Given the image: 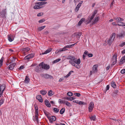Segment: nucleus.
Listing matches in <instances>:
<instances>
[{
    "mask_svg": "<svg viewBox=\"0 0 125 125\" xmlns=\"http://www.w3.org/2000/svg\"><path fill=\"white\" fill-rule=\"evenodd\" d=\"M45 20L44 19H42L39 21V23H42Z\"/></svg>",
    "mask_w": 125,
    "mask_h": 125,
    "instance_id": "obj_53",
    "label": "nucleus"
},
{
    "mask_svg": "<svg viewBox=\"0 0 125 125\" xmlns=\"http://www.w3.org/2000/svg\"><path fill=\"white\" fill-rule=\"evenodd\" d=\"M65 101H64L63 100H62L61 99H59V102L60 104H64Z\"/></svg>",
    "mask_w": 125,
    "mask_h": 125,
    "instance_id": "obj_43",
    "label": "nucleus"
},
{
    "mask_svg": "<svg viewBox=\"0 0 125 125\" xmlns=\"http://www.w3.org/2000/svg\"><path fill=\"white\" fill-rule=\"evenodd\" d=\"M68 60H70L69 61V63L72 65L75 66V63L77 64H80L81 62L80 59H78L77 60L74 56H72L71 55H69L67 56L66 58Z\"/></svg>",
    "mask_w": 125,
    "mask_h": 125,
    "instance_id": "obj_1",
    "label": "nucleus"
},
{
    "mask_svg": "<svg viewBox=\"0 0 125 125\" xmlns=\"http://www.w3.org/2000/svg\"><path fill=\"white\" fill-rule=\"evenodd\" d=\"M117 25L119 26H125V23L122 22L120 21L117 23Z\"/></svg>",
    "mask_w": 125,
    "mask_h": 125,
    "instance_id": "obj_26",
    "label": "nucleus"
},
{
    "mask_svg": "<svg viewBox=\"0 0 125 125\" xmlns=\"http://www.w3.org/2000/svg\"><path fill=\"white\" fill-rule=\"evenodd\" d=\"M111 85L112 87L114 88H115L116 87L115 83L114 82H111Z\"/></svg>",
    "mask_w": 125,
    "mask_h": 125,
    "instance_id": "obj_27",
    "label": "nucleus"
},
{
    "mask_svg": "<svg viewBox=\"0 0 125 125\" xmlns=\"http://www.w3.org/2000/svg\"><path fill=\"white\" fill-rule=\"evenodd\" d=\"M117 59V54L115 53L114 55H113V58L111 61V62H112V64L113 65H114L116 63Z\"/></svg>",
    "mask_w": 125,
    "mask_h": 125,
    "instance_id": "obj_5",
    "label": "nucleus"
},
{
    "mask_svg": "<svg viewBox=\"0 0 125 125\" xmlns=\"http://www.w3.org/2000/svg\"><path fill=\"white\" fill-rule=\"evenodd\" d=\"M74 95L78 97H79L81 96V94L79 93H75L74 94Z\"/></svg>",
    "mask_w": 125,
    "mask_h": 125,
    "instance_id": "obj_46",
    "label": "nucleus"
},
{
    "mask_svg": "<svg viewBox=\"0 0 125 125\" xmlns=\"http://www.w3.org/2000/svg\"><path fill=\"white\" fill-rule=\"evenodd\" d=\"M125 45V42H123L121 43L119 46L121 47H123Z\"/></svg>",
    "mask_w": 125,
    "mask_h": 125,
    "instance_id": "obj_50",
    "label": "nucleus"
},
{
    "mask_svg": "<svg viewBox=\"0 0 125 125\" xmlns=\"http://www.w3.org/2000/svg\"><path fill=\"white\" fill-rule=\"evenodd\" d=\"M45 104L47 106L50 107H51V105L49 103V101L47 100H45Z\"/></svg>",
    "mask_w": 125,
    "mask_h": 125,
    "instance_id": "obj_21",
    "label": "nucleus"
},
{
    "mask_svg": "<svg viewBox=\"0 0 125 125\" xmlns=\"http://www.w3.org/2000/svg\"><path fill=\"white\" fill-rule=\"evenodd\" d=\"M43 14V13L42 12H40L39 13L38 15L37 16H40L42 15Z\"/></svg>",
    "mask_w": 125,
    "mask_h": 125,
    "instance_id": "obj_51",
    "label": "nucleus"
},
{
    "mask_svg": "<svg viewBox=\"0 0 125 125\" xmlns=\"http://www.w3.org/2000/svg\"><path fill=\"white\" fill-rule=\"evenodd\" d=\"M82 34V33L81 32H80L79 33H78L77 35V36H79V38H80V37L81 35Z\"/></svg>",
    "mask_w": 125,
    "mask_h": 125,
    "instance_id": "obj_55",
    "label": "nucleus"
},
{
    "mask_svg": "<svg viewBox=\"0 0 125 125\" xmlns=\"http://www.w3.org/2000/svg\"><path fill=\"white\" fill-rule=\"evenodd\" d=\"M42 68L41 66H37L36 67L35 69V71L36 72L40 73L42 71Z\"/></svg>",
    "mask_w": 125,
    "mask_h": 125,
    "instance_id": "obj_10",
    "label": "nucleus"
},
{
    "mask_svg": "<svg viewBox=\"0 0 125 125\" xmlns=\"http://www.w3.org/2000/svg\"><path fill=\"white\" fill-rule=\"evenodd\" d=\"M121 73L122 74H123L125 73V69H122L121 71Z\"/></svg>",
    "mask_w": 125,
    "mask_h": 125,
    "instance_id": "obj_49",
    "label": "nucleus"
},
{
    "mask_svg": "<svg viewBox=\"0 0 125 125\" xmlns=\"http://www.w3.org/2000/svg\"><path fill=\"white\" fill-rule=\"evenodd\" d=\"M6 9H3L0 12V16L3 19L6 18Z\"/></svg>",
    "mask_w": 125,
    "mask_h": 125,
    "instance_id": "obj_2",
    "label": "nucleus"
},
{
    "mask_svg": "<svg viewBox=\"0 0 125 125\" xmlns=\"http://www.w3.org/2000/svg\"><path fill=\"white\" fill-rule=\"evenodd\" d=\"M42 76L44 78L47 79H51L53 78L52 76L47 74H43L42 75Z\"/></svg>",
    "mask_w": 125,
    "mask_h": 125,
    "instance_id": "obj_14",
    "label": "nucleus"
},
{
    "mask_svg": "<svg viewBox=\"0 0 125 125\" xmlns=\"http://www.w3.org/2000/svg\"><path fill=\"white\" fill-rule=\"evenodd\" d=\"M115 19L116 20V23H119L120 22V21L119 19V17H117L116 18H115Z\"/></svg>",
    "mask_w": 125,
    "mask_h": 125,
    "instance_id": "obj_39",
    "label": "nucleus"
},
{
    "mask_svg": "<svg viewBox=\"0 0 125 125\" xmlns=\"http://www.w3.org/2000/svg\"><path fill=\"white\" fill-rule=\"evenodd\" d=\"M64 99L68 100H69L71 101V97H65L64 98Z\"/></svg>",
    "mask_w": 125,
    "mask_h": 125,
    "instance_id": "obj_56",
    "label": "nucleus"
},
{
    "mask_svg": "<svg viewBox=\"0 0 125 125\" xmlns=\"http://www.w3.org/2000/svg\"><path fill=\"white\" fill-rule=\"evenodd\" d=\"M114 40L112 39H111V38H110L108 41V44L110 45H111V43H112V42H113Z\"/></svg>",
    "mask_w": 125,
    "mask_h": 125,
    "instance_id": "obj_36",
    "label": "nucleus"
},
{
    "mask_svg": "<svg viewBox=\"0 0 125 125\" xmlns=\"http://www.w3.org/2000/svg\"><path fill=\"white\" fill-rule=\"evenodd\" d=\"M39 66H41L42 69H48L50 68L49 66L47 64H44L43 62H42L39 64Z\"/></svg>",
    "mask_w": 125,
    "mask_h": 125,
    "instance_id": "obj_3",
    "label": "nucleus"
},
{
    "mask_svg": "<svg viewBox=\"0 0 125 125\" xmlns=\"http://www.w3.org/2000/svg\"><path fill=\"white\" fill-rule=\"evenodd\" d=\"M84 53L88 55V54L89 53H88V52L87 51H86L84 52Z\"/></svg>",
    "mask_w": 125,
    "mask_h": 125,
    "instance_id": "obj_60",
    "label": "nucleus"
},
{
    "mask_svg": "<svg viewBox=\"0 0 125 125\" xmlns=\"http://www.w3.org/2000/svg\"><path fill=\"white\" fill-rule=\"evenodd\" d=\"M33 7V8L34 9H37L41 8L42 7H41V6L39 5H35Z\"/></svg>",
    "mask_w": 125,
    "mask_h": 125,
    "instance_id": "obj_24",
    "label": "nucleus"
},
{
    "mask_svg": "<svg viewBox=\"0 0 125 125\" xmlns=\"http://www.w3.org/2000/svg\"><path fill=\"white\" fill-rule=\"evenodd\" d=\"M40 93L42 95H45L47 93L46 91L45 90H41L40 92Z\"/></svg>",
    "mask_w": 125,
    "mask_h": 125,
    "instance_id": "obj_29",
    "label": "nucleus"
},
{
    "mask_svg": "<svg viewBox=\"0 0 125 125\" xmlns=\"http://www.w3.org/2000/svg\"><path fill=\"white\" fill-rule=\"evenodd\" d=\"M115 36V34L114 33H113L112 34L110 38L114 40Z\"/></svg>",
    "mask_w": 125,
    "mask_h": 125,
    "instance_id": "obj_32",
    "label": "nucleus"
},
{
    "mask_svg": "<svg viewBox=\"0 0 125 125\" xmlns=\"http://www.w3.org/2000/svg\"><path fill=\"white\" fill-rule=\"evenodd\" d=\"M14 36L10 34L8 35V38L9 41L11 42L14 40Z\"/></svg>",
    "mask_w": 125,
    "mask_h": 125,
    "instance_id": "obj_11",
    "label": "nucleus"
},
{
    "mask_svg": "<svg viewBox=\"0 0 125 125\" xmlns=\"http://www.w3.org/2000/svg\"><path fill=\"white\" fill-rule=\"evenodd\" d=\"M49 119L50 122L51 123H52L53 122L55 121L56 118L54 116H49L48 117Z\"/></svg>",
    "mask_w": 125,
    "mask_h": 125,
    "instance_id": "obj_8",
    "label": "nucleus"
},
{
    "mask_svg": "<svg viewBox=\"0 0 125 125\" xmlns=\"http://www.w3.org/2000/svg\"><path fill=\"white\" fill-rule=\"evenodd\" d=\"M61 59L59 58L55 60L53 62V63H57L59 61H60L61 60Z\"/></svg>",
    "mask_w": 125,
    "mask_h": 125,
    "instance_id": "obj_38",
    "label": "nucleus"
},
{
    "mask_svg": "<svg viewBox=\"0 0 125 125\" xmlns=\"http://www.w3.org/2000/svg\"><path fill=\"white\" fill-rule=\"evenodd\" d=\"M120 62L122 63H124L125 62V55L122 57L120 60Z\"/></svg>",
    "mask_w": 125,
    "mask_h": 125,
    "instance_id": "obj_28",
    "label": "nucleus"
},
{
    "mask_svg": "<svg viewBox=\"0 0 125 125\" xmlns=\"http://www.w3.org/2000/svg\"><path fill=\"white\" fill-rule=\"evenodd\" d=\"M72 47V46L71 45H67L64 47L66 49L67 48H70L71 47Z\"/></svg>",
    "mask_w": 125,
    "mask_h": 125,
    "instance_id": "obj_48",
    "label": "nucleus"
},
{
    "mask_svg": "<svg viewBox=\"0 0 125 125\" xmlns=\"http://www.w3.org/2000/svg\"><path fill=\"white\" fill-rule=\"evenodd\" d=\"M118 92V91L117 90H115L114 91V93L116 94H117Z\"/></svg>",
    "mask_w": 125,
    "mask_h": 125,
    "instance_id": "obj_58",
    "label": "nucleus"
},
{
    "mask_svg": "<svg viewBox=\"0 0 125 125\" xmlns=\"http://www.w3.org/2000/svg\"><path fill=\"white\" fill-rule=\"evenodd\" d=\"M30 50V49L28 47L23 48L22 49V51L23 53L27 52L29 51Z\"/></svg>",
    "mask_w": 125,
    "mask_h": 125,
    "instance_id": "obj_19",
    "label": "nucleus"
},
{
    "mask_svg": "<svg viewBox=\"0 0 125 125\" xmlns=\"http://www.w3.org/2000/svg\"><path fill=\"white\" fill-rule=\"evenodd\" d=\"M82 22L81 21H80L79 22L78 25L79 26L82 23Z\"/></svg>",
    "mask_w": 125,
    "mask_h": 125,
    "instance_id": "obj_62",
    "label": "nucleus"
},
{
    "mask_svg": "<svg viewBox=\"0 0 125 125\" xmlns=\"http://www.w3.org/2000/svg\"><path fill=\"white\" fill-rule=\"evenodd\" d=\"M33 55L32 54H29L25 56L24 57V59L25 60H28V61L30 59L33 58Z\"/></svg>",
    "mask_w": 125,
    "mask_h": 125,
    "instance_id": "obj_12",
    "label": "nucleus"
},
{
    "mask_svg": "<svg viewBox=\"0 0 125 125\" xmlns=\"http://www.w3.org/2000/svg\"><path fill=\"white\" fill-rule=\"evenodd\" d=\"M56 125H65L64 124H63V123H60L59 124H56Z\"/></svg>",
    "mask_w": 125,
    "mask_h": 125,
    "instance_id": "obj_64",
    "label": "nucleus"
},
{
    "mask_svg": "<svg viewBox=\"0 0 125 125\" xmlns=\"http://www.w3.org/2000/svg\"><path fill=\"white\" fill-rule=\"evenodd\" d=\"M4 102V100L2 98L0 100V106Z\"/></svg>",
    "mask_w": 125,
    "mask_h": 125,
    "instance_id": "obj_47",
    "label": "nucleus"
},
{
    "mask_svg": "<svg viewBox=\"0 0 125 125\" xmlns=\"http://www.w3.org/2000/svg\"><path fill=\"white\" fill-rule=\"evenodd\" d=\"M64 104H65L66 105L69 106H72L71 104L70 103L67 101H65Z\"/></svg>",
    "mask_w": 125,
    "mask_h": 125,
    "instance_id": "obj_33",
    "label": "nucleus"
},
{
    "mask_svg": "<svg viewBox=\"0 0 125 125\" xmlns=\"http://www.w3.org/2000/svg\"><path fill=\"white\" fill-rule=\"evenodd\" d=\"M16 65L15 63H13L10 65L8 67V69L10 70H12L13 69Z\"/></svg>",
    "mask_w": 125,
    "mask_h": 125,
    "instance_id": "obj_15",
    "label": "nucleus"
},
{
    "mask_svg": "<svg viewBox=\"0 0 125 125\" xmlns=\"http://www.w3.org/2000/svg\"><path fill=\"white\" fill-rule=\"evenodd\" d=\"M52 50V48H50L49 49H47L44 52L42 53V54H47L50 52H51Z\"/></svg>",
    "mask_w": 125,
    "mask_h": 125,
    "instance_id": "obj_23",
    "label": "nucleus"
},
{
    "mask_svg": "<svg viewBox=\"0 0 125 125\" xmlns=\"http://www.w3.org/2000/svg\"><path fill=\"white\" fill-rule=\"evenodd\" d=\"M65 110V108H62L60 111V113L61 114H62L64 112Z\"/></svg>",
    "mask_w": 125,
    "mask_h": 125,
    "instance_id": "obj_35",
    "label": "nucleus"
},
{
    "mask_svg": "<svg viewBox=\"0 0 125 125\" xmlns=\"http://www.w3.org/2000/svg\"><path fill=\"white\" fill-rule=\"evenodd\" d=\"M78 104L79 105H81V104L84 105L85 104V103L84 102H82L81 101H79L78 102Z\"/></svg>",
    "mask_w": 125,
    "mask_h": 125,
    "instance_id": "obj_44",
    "label": "nucleus"
},
{
    "mask_svg": "<svg viewBox=\"0 0 125 125\" xmlns=\"http://www.w3.org/2000/svg\"><path fill=\"white\" fill-rule=\"evenodd\" d=\"M80 21H81L82 22H83L85 21V19L84 18H83L81 19Z\"/></svg>",
    "mask_w": 125,
    "mask_h": 125,
    "instance_id": "obj_59",
    "label": "nucleus"
},
{
    "mask_svg": "<svg viewBox=\"0 0 125 125\" xmlns=\"http://www.w3.org/2000/svg\"><path fill=\"white\" fill-rule=\"evenodd\" d=\"M30 79L28 78V76L27 75L26 76L25 79L24 81V82L26 83H28Z\"/></svg>",
    "mask_w": 125,
    "mask_h": 125,
    "instance_id": "obj_25",
    "label": "nucleus"
},
{
    "mask_svg": "<svg viewBox=\"0 0 125 125\" xmlns=\"http://www.w3.org/2000/svg\"><path fill=\"white\" fill-rule=\"evenodd\" d=\"M36 99H37L40 102L42 103L43 102V100L41 95H39L37 96Z\"/></svg>",
    "mask_w": 125,
    "mask_h": 125,
    "instance_id": "obj_18",
    "label": "nucleus"
},
{
    "mask_svg": "<svg viewBox=\"0 0 125 125\" xmlns=\"http://www.w3.org/2000/svg\"><path fill=\"white\" fill-rule=\"evenodd\" d=\"M5 88V84H3L0 86V97L1 96L4 91Z\"/></svg>",
    "mask_w": 125,
    "mask_h": 125,
    "instance_id": "obj_4",
    "label": "nucleus"
},
{
    "mask_svg": "<svg viewBox=\"0 0 125 125\" xmlns=\"http://www.w3.org/2000/svg\"><path fill=\"white\" fill-rule=\"evenodd\" d=\"M96 119V116L95 115L92 116L90 117V119L91 120H95Z\"/></svg>",
    "mask_w": 125,
    "mask_h": 125,
    "instance_id": "obj_37",
    "label": "nucleus"
},
{
    "mask_svg": "<svg viewBox=\"0 0 125 125\" xmlns=\"http://www.w3.org/2000/svg\"><path fill=\"white\" fill-rule=\"evenodd\" d=\"M68 49H65L64 47L62 48H61L59 49V51H60V52H62L63 51H65L66 50H67Z\"/></svg>",
    "mask_w": 125,
    "mask_h": 125,
    "instance_id": "obj_40",
    "label": "nucleus"
},
{
    "mask_svg": "<svg viewBox=\"0 0 125 125\" xmlns=\"http://www.w3.org/2000/svg\"><path fill=\"white\" fill-rule=\"evenodd\" d=\"M47 3V2H36L35 3V5H40L46 4Z\"/></svg>",
    "mask_w": 125,
    "mask_h": 125,
    "instance_id": "obj_16",
    "label": "nucleus"
},
{
    "mask_svg": "<svg viewBox=\"0 0 125 125\" xmlns=\"http://www.w3.org/2000/svg\"><path fill=\"white\" fill-rule=\"evenodd\" d=\"M121 52L122 54H124L125 53V50H123L122 52Z\"/></svg>",
    "mask_w": 125,
    "mask_h": 125,
    "instance_id": "obj_63",
    "label": "nucleus"
},
{
    "mask_svg": "<svg viewBox=\"0 0 125 125\" xmlns=\"http://www.w3.org/2000/svg\"><path fill=\"white\" fill-rule=\"evenodd\" d=\"M98 65H95L93 66V67L92 71H90V75H91L93 73H96L97 72V67Z\"/></svg>",
    "mask_w": 125,
    "mask_h": 125,
    "instance_id": "obj_6",
    "label": "nucleus"
},
{
    "mask_svg": "<svg viewBox=\"0 0 125 125\" xmlns=\"http://www.w3.org/2000/svg\"><path fill=\"white\" fill-rule=\"evenodd\" d=\"M34 107L35 109V115H38V107L36 105H34Z\"/></svg>",
    "mask_w": 125,
    "mask_h": 125,
    "instance_id": "obj_22",
    "label": "nucleus"
},
{
    "mask_svg": "<svg viewBox=\"0 0 125 125\" xmlns=\"http://www.w3.org/2000/svg\"><path fill=\"white\" fill-rule=\"evenodd\" d=\"M67 95L68 96H71L73 95V93L71 92H68L67 93Z\"/></svg>",
    "mask_w": 125,
    "mask_h": 125,
    "instance_id": "obj_45",
    "label": "nucleus"
},
{
    "mask_svg": "<svg viewBox=\"0 0 125 125\" xmlns=\"http://www.w3.org/2000/svg\"><path fill=\"white\" fill-rule=\"evenodd\" d=\"M48 94L49 96H51L54 94V93L52 90H50L48 91Z\"/></svg>",
    "mask_w": 125,
    "mask_h": 125,
    "instance_id": "obj_30",
    "label": "nucleus"
},
{
    "mask_svg": "<svg viewBox=\"0 0 125 125\" xmlns=\"http://www.w3.org/2000/svg\"><path fill=\"white\" fill-rule=\"evenodd\" d=\"M16 60V58L14 57H13L11 60L12 62H15Z\"/></svg>",
    "mask_w": 125,
    "mask_h": 125,
    "instance_id": "obj_52",
    "label": "nucleus"
},
{
    "mask_svg": "<svg viewBox=\"0 0 125 125\" xmlns=\"http://www.w3.org/2000/svg\"><path fill=\"white\" fill-rule=\"evenodd\" d=\"M97 12V10H94V12L92 14V16L89 19V21L88 23L90 22L93 19L95 15L96 14Z\"/></svg>",
    "mask_w": 125,
    "mask_h": 125,
    "instance_id": "obj_9",
    "label": "nucleus"
},
{
    "mask_svg": "<svg viewBox=\"0 0 125 125\" xmlns=\"http://www.w3.org/2000/svg\"><path fill=\"white\" fill-rule=\"evenodd\" d=\"M24 68V66L23 65H21L20 66V67L19 68V70L22 69H23Z\"/></svg>",
    "mask_w": 125,
    "mask_h": 125,
    "instance_id": "obj_57",
    "label": "nucleus"
},
{
    "mask_svg": "<svg viewBox=\"0 0 125 125\" xmlns=\"http://www.w3.org/2000/svg\"><path fill=\"white\" fill-rule=\"evenodd\" d=\"M83 3V1H80V3L78 4L77 6H76V8H75V10H77V11L79 9L81 5Z\"/></svg>",
    "mask_w": 125,
    "mask_h": 125,
    "instance_id": "obj_17",
    "label": "nucleus"
},
{
    "mask_svg": "<svg viewBox=\"0 0 125 125\" xmlns=\"http://www.w3.org/2000/svg\"><path fill=\"white\" fill-rule=\"evenodd\" d=\"M94 103L92 102H91L90 103L88 107L89 111V112H91L94 107Z\"/></svg>",
    "mask_w": 125,
    "mask_h": 125,
    "instance_id": "obj_7",
    "label": "nucleus"
},
{
    "mask_svg": "<svg viewBox=\"0 0 125 125\" xmlns=\"http://www.w3.org/2000/svg\"><path fill=\"white\" fill-rule=\"evenodd\" d=\"M73 72V71H71L70 72L67 74L69 76L71 75V73Z\"/></svg>",
    "mask_w": 125,
    "mask_h": 125,
    "instance_id": "obj_61",
    "label": "nucleus"
},
{
    "mask_svg": "<svg viewBox=\"0 0 125 125\" xmlns=\"http://www.w3.org/2000/svg\"><path fill=\"white\" fill-rule=\"evenodd\" d=\"M43 111L44 112L45 115H46L47 117L48 118V117L49 116H48V112L45 110H43Z\"/></svg>",
    "mask_w": 125,
    "mask_h": 125,
    "instance_id": "obj_42",
    "label": "nucleus"
},
{
    "mask_svg": "<svg viewBox=\"0 0 125 125\" xmlns=\"http://www.w3.org/2000/svg\"><path fill=\"white\" fill-rule=\"evenodd\" d=\"M99 17H96L94 18V19L93 21V24H94L96 23L98 21L99 19Z\"/></svg>",
    "mask_w": 125,
    "mask_h": 125,
    "instance_id": "obj_20",
    "label": "nucleus"
},
{
    "mask_svg": "<svg viewBox=\"0 0 125 125\" xmlns=\"http://www.w3.org/2000/svg\"><path fill=\"white\" fill-rule=\"evenodd\" d=\"M53 110L54 112L55 113H57L59 112V110L58 108H54Z\"/></svg>",
    "mask_w": 125,
    "mask_h": 125,
    "instance_id": "obj_41",
    "label": "nucleus"
},
{
    "mask_svg": "<svg viewBox=\"0 0 125 125\" xmlns=\"http://www.w3.org/2000/svg\"><path fill=\"white\" fill-rule=\"evenodd\" d=\"M46 26H44L39 27L37 28L38 30L39 31H41Z\"/></svg>",
    "mask_w": 125,
    "mask_h": 125,
    "instance_id": "obj_31",
    "label": "nucleus"
},
{
    "mask_svg": "<svg viewBox=\"0 0 125 125\" xmlns=\"http://www.w3.org/2000/svg\"><path fill=\"white\" fill-rule=\"evenodd\" d=\"M93 54L92 53H89L88 54V56L89 57H92L93 56Z\"/></svg>",
    "mask_w": 125,
    "mask_h": 125,
    "instance_id": "obj_54",
    "label": "nucleus"
},
{
    "mask_svg": "<svg viewBox=\"0 0 125 125\" xmlns=\"http://www.w3.org/2000/svg\"><path fill=\"white\" fill-rule=\"evenodd\" d=\"M3 59V57H2L0 60V67H1L2 65Z\"/></svg>",
    "mask_w": 125,
    "mask_h": 125,
    "instance_id": "obj_34",
    "label": "nucleus"
},
{
    "mask_svg": "<svg viewBox=\"0 0 125 125\" xmlns=\"http://www.w3.org/2000/svg\"><path fill=\"white\" fill-rule=\"evenodd\" d=\"M125 35V32H122L118 34L117 35V37L121 39L124 37Z\"/></svg>",
    "mask_w": 125,
    "mask_h": 125,
    "instance_id": "obj_13",
    "label": "nucleus"
}]
</instances>
